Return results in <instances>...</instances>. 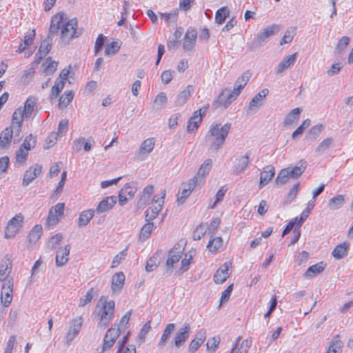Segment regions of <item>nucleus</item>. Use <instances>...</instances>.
I'll return each mask as SVG.
<instances>
[{
	"label": "nucleus",
	"instance_id": "1",
	"mask_svg": "<svg viewBox=\"0 0 353 353\" xmlns=\"http://www.w3.org/2000/svg\"><path fill=\"white\" fill-rule=\"evenodd\" d=\"M115 314V303L112 300L108 301L107 297L101 296L97 301L92 314L93 319H97V327L105 329L114 319Z\"/></svg>",
	"mask_w": 353,
	"mask_h": 353
},
{
	"label": "nucleus",
	"instance_id": "2",
	"mask_svg": "<svg viewBox=\"0 0 353 353\" xmlns=\"http://www.w3.org/2000/svg\"><path fill=\"white\" fill-rule=\"evenodd\" d=\"M231 123H227L223 126L220 124L213 123L210 128L209 134L213 139L210 143L209 150L212 152H217L224 144L225 139L231 128Z\"/></svg>",
	"mask_w": 353,
	"mask_h": 353
},
{
	"label": "nucleus",
	"instance_id": "3",
	"mask_svg": "<svg viewBox=\"0 0 353 353\" xmlns=\"http://www.w3.org/2000/svg\"><path fill=\"white\" fill-rule=\"evenodd\" d=\"M306 167V161L301 160L294 167H288L282 169L276 179V184L283 185L287 183L290 179L299 178L305 172Z\"/></svg>",
	"mask_w": 353,
	"mask_h": 353
},
{
	"label": "nucleus",
	"instance_id": "4",
	"mask_svg": "<svg viewBox=\"0 0 353 353\" xmlns=\"http://www.w3.org/2000/svg\"><path fill=\"white\" fill-rule=\"evenodd\" d=\"M23 216L19 213L12 218L8 223L5 230V237L10 239L15 236L22 227Z\"/></svg>",
	"mask_w": 353,
	"mask_h": 353
},
{
	"label": "nucleus",
	"instance_id": "5",
	"mask_svg": "<svg viewBox=\"0 0 353 353\" xmlns=\"http://www.w3.org/2000/svg\"><path fill=\"white\" fill-rule=\"evenodd\" d=\"M64 207L63 203H58L50 208L46 223L49 228H53L59 223L60 218L63 214Z\"/></svg>",
	"mask_w": 353,
	"mask_h": 353
},
{
	"label": "nucleus",
	"instance_id": "6",
	"mask_svg": "<svg viewBox=\"0 0 353 353\" xmlns=\"http://www.w3.org/2000/svg\"><path fill=\"white\" fill-rule=\"evenodd\" d=\"M137 192L136 183L134 182L126 183L119 192V203L125 205L128 199H132Z\"/></svg>",
	"mask_w": 353,
	"mask_h": 353
},
{
	"label": "nucleus",
	"instance_id": "7",
	"mask_svg": "<svg viewBox=\"0 0 353 353\" xmlns=\"http://www.w3.org/2000/svg\"><path fill=\"white\" fill-rule=\"evenodd\" d=\"M269 94V90L263 89L261 92L254 95L248 106V112L255 113L263 105V101Z\"/></svg>",
	"mask_w": 353,
	"mask_h": 353
},
{
	"label": "nucleus",
	"instance_id": "8",
	"mask_svg": "<svg viewBox=\"0 0 353 353\" xmlns=\"http://www.w3.org/2000/svg\"><path fill=\"white\" fill-rule=\"evenodd\" d=\"M154 138H148L143 141L139 150L135 153V157L138 161H143L153 150L154 147Z\"/></svg>",
	"mask_w": 353,
	"mask_h": 353
},
{
	"label": "nucleus",
	"instance_id": "9",
	"mask_svg": "<svg viewBox=\"0 0 353 353\" xmlns=\"http://www.w3.org/2000/svg\"><path fill=\"white\" fill-rule=\"evenodd\" d=\"M13 299V283L7 281L1 284V303L3 306L8 307L12 303Z\"/></svg>",
	"mask_w": 353,
	"mask_h": 353
},
{
	"label": "nucleus",
	"instance_id": "10",
	"mask_svg": "<svg viewBox=\"0 0 353 353\" xmlns=\"http://www.w3.org/2000/svg\"><path fill=\"white\" fill-rule=\"evenodd\" d=\"M83 324L81 316H77L72 320L70 324L69 330L65 336V340L69 345L72 340L79 334Z\"/></svg>",
	"mask_w": 353,
	"mask_h": 353
},
{
	"label": "nucleus",
	"instance_id": "11",
	"mask_svg": "<svg viewBox=\"0 0 353 353\" xmlns=\"http://www.w3.org/2000/svg\"><path fill=\"white\" fill-rule=\"evenodd\" d=\"M277 27L274 25L269 26L262 30L255 37L254 44L258 47L266 43L269 38L275 34Z\"/></svg>",
	"mask_w": 353,
	"mask_h": 353
},
{
	"label": "nucleus",
	"instance_id": "12",
	"mask_svg": "<svg viewBox=\"0 0 353 353\" xmlns=\"http://www.w3.org/2000/svg\"><path fill=\"white\" fill-rule=\"evenodd\" d=\"M120 334V328L111 327L105 333L103 338V351L110 350Z\"/></svg>",
	"mask_w": 353,
	"mask_h": 353
},
{
	"label": "nucleus",
	"instance_id": "13",
	"mask_svg": "<svg viewBox=\"0 0 353 353\" xmlns=\"http://www.w3.org/2000/svg\"><path fill=\"white\" fill-rule=\"evenodd\" d=\"M197 185L198 178H192L187 183L183 184L181 191L179 192L178 202L183 203Z\"/></svg>",
	"mask_w": 353,
	"mask_h": 353
},
{
	"label": "nucleus",
	"instance_id": "14",
	"mask_svg": "<svg viewBox=\"0 0 353 353\" xmlns=\"http://www.w3.org/2000/svg\"><path fill=\"white\" fill-rule=\"evenodd\" d=\"M190 333V327L188 323H184L183 326L177 331L174 339V344L176 347H180L188 339Z\"/></svg>",
	"mask_w": 353,
	"mask_h": 353
},
{
	"label": "nucleus",
	"instance_id": "15",
	"mask_svg": "<svg viewBox=\"0 0 353 353\" xmlns=\"http://www.w3.org/2000/svg\"><path fill=\"white\" fill-rule=\"evenodd\" d=\"M239 94L234 89L232 91H224L220 94L216 103L226 108Z\"/></svg>",
	"mask_w": 353,
	"mask_h": 353
},
{
	"label": "nucleus",
	"instance_id": "16",
	"mask_svg": "<svg viewBox=\"0 0 353 353\" xmlns=\"http://www.w3.org/2000/svg\"><path fill=\"white\" fill-rule=\"evenodd\" d=\"M251 152H248L244 155L236 158L233 170L236 174L243 173L250 163Z\"/></svg>",
	"mask_w": 353,
	"mask_h": 353
},
{
	"label": "nucleus",
	"instance_id": "17",
	"mask_svg": "<svg viewBox=\"0 0 353 353\" xmlns=\"http://www.w3.org/2000/svg\"><path fill=\"white\" fill-rule=\"evenodd\" d=\"M42 170V166L39 164H35L31 166L29 170H26L24 173L22 184L23 186L28 185L33 180L38 176Z\"/></svg>",
	"mask_w": 353,
	"mask_h": 353
},
{
	"label": "nucleus",
	"instance_id": "18",
	"mask_svg": "<svg viewBox=\"0 0 353 353\" xmlns=\"http://www.w3.org/2000/svg\"><path fill=\"white\" fill-rule=\"evenodd\" d=\"M183 255V250L173 248L168 253L166 261L167 272L170 274L174 265L179 261Z\"/></svg>",
	"mask_w": 353,
	"mask_h": 353
},
{
	"label": "nucleus",
	"instance_id": "19",
	"mask_svg": "<svg viewBox=\"0 0 353 353\" xmlns=\"http://www.w3.org/2000/svg\"><path fill=\"white\" fill-rule=\"evenodd\" d=\"M197 38V32L194 29L188 30L186 32L183 43V48L185 51L193 50L196 44Z\"/></svg>",
	"mask_w": 353,
	"mask_h": 353
},
{
	"label": "nucleus",
	"instance_id": "20",
	"mask_svg": "<svg viewBox=\"0 0 353 353\" xmlns=\"http://www.w3.org/2000/svg\"><path fill=\"white\" fill-rule=\"evenodd\" d=\"M12 269L11 262L10 259L7 258L0 265V282L2 283L10 281L13 283V279L10 276V274Z\"/></svg>",
	"mask_w": 353,
	"mask_h": 353
},
{
	"label": "nucleus",
	"instance_id": "21",
	"mask_svg": "<svg viewBox=\"0 0 353 353\" xmlns=\"http://www.w3.org/2000/svg\"><path fill=\"white\" fill-rule=\"evenodd\" d=\"M117 201V199L115 196H106L99 202L95 212L97 214H101L111 210L116 204Z\"/></svg>",
	"mask_w": 353,
	"mask_h": 353
},
{
	"label": "nucleus",
	"instance_id": "22",
	"mask_svg": "<svg viewBox=\"0 0 353 353\" xmlns=\"http://www.w3.org/2000/svg\"><path fill=\"white\" fill-rule=\"evenodd\" d=\"M61 37L67 39H71L77 37L79 35L78 32L77 23H61Z\"/></svg>",
	"mask_w": 353,
	"mask_h": 353
},
{
	"label": "nucleus",
	"instance_id": "23",
	"mask_svg": "<svg viewBox=\"0 0 353 353\" xmlns=\"http://www.w3.org/2000/svg\"><path fill=\"white\" fill-rule=\"evenodd\" d=\"M230 263H225L220 266L214 274L213 279L216 283H223L229 277Z\"/></svg>",
	"mask_w": 353,
	"mask_h": 353
},
{
	"label": "nucleus",
	"instance_id": "24",
	"mask_svg": "<svg viewBox=\"0 0 353 353\" xmlns=\"http://www.w3.org/2000/svg\"><path fill=\"white\" fill-rule=\"evenodd\" d=\"M212 168V159H206L203 163L201 165L197 175L193 178H198V185H202L205 183V176L208 174Z\"/></svg>",
	"mask_w": 353,
	"mask_h": 353
},
{
	"label": "nucleus",
	"instance_id": "25",
	"mask_svg": "<svg viewBox=\"0 0 353 353\" xmlns=\"http://www.w3.org/2000/svg\"><path fill=\"white\" fill-rule=\"evenodd\" d=\"M125 276L122 272L115 273L112 278L111 288L114 294L120 293L125 282Z\"/></svg>",
	"mask_w": 353,
	"mask_h": 353
},
{
	"label": "nucleus",
	"instance_id": "26",
	"mask_svg": "<svg viewBox=\"0 0 353 353\" xmlns=\"http://www.w3.org/2000/svg\"><path fill=\"white\" fill-rule=\"evenodd\" d=\"M252 345V341L245 339L241 341V337L239 336L231 350L230 353H248L249 348Z\"/></svg>",
	"mask_w": 353,
	"mask_h": 353
},
{
	"label": "nucleus",
	"instance_id": "27",
	"mask_svg": "<svg viewBox=\"0 0 353 353\" xmlns=\"http://www.w3.org/2000/svg\"><path fill=\"white\" fill-rule=\"evenodd\" d=\"M200 112L201 110L195 111L193 116L188 120L187 125L188 132H192L199 128L202 121V116Z\"/></svg>",
	"mask_w": 353,
	"mask_h": 353
},
{
	"label": "nucleus",
	"instance_id": "28",
	"mask_svg": "<svg viewBox=\"0 0 353 353\" xmlns=\"http://www.w3.org/2000/svg\"><path fill=\"white\" fill-rule=\"evenodd\" d=\"M297 53L295 52L287 57H285L277 66L276 68V73L281 74L285 70L290 68L292 66L296 60Z\"/></svg>",
	"mask_w": 353,
	"mask_h": 353
},
{
	"label": "nucleus",
	"instance_id": "29",
	"mask_svg": "<svg viewBox=\"0 0 353 353\" xmlns=\"http://www.w3.org/2000/svg\"><path fill=\"white\" fill-rule=\"evenodd\" d=\"M176 325L174 323H169L166 325L163 330L161 339L158 342L157 347L159 350H162L168 343L171 334L175 330Z\"/></svg>",
	"mask_w": 353,
	"mask_h": 353
},
{
	"label": "nucleus",
	"instance_id": "30",
	"mask_svg": "<svg viewBox=\"0 0 353 353\" xmlns=\"http://www.w3.org/2000/svg\"><path fill=\"white\" fill-rule=\"evenodd\" d=\"M52 45V38L48 36L42 41L39 48V52L35 54V57L38 59H41L43 57H46L50 51Z\"/></svg>",
	"mask_w": 353,
	"mask_h": 353
},
{
	"label": "nucleus",
	"instance_id": "31",
	"mask_svg": "<svg viewBox=\"0 0 353 353\" xmlns=\"http://www.w3.org/2000/svg\"><path fill=\"white\" fill-rule=\"evenodd\" d=\"M70 248L66 245L64 248H60L56 254V265L57 266H63L68 261V256L70 254Z\"/></svg>",
	"mask_w": 353,
	"mask_h": 353
},
{
	"label": "nucleus",
	"instance_id": "32",
	"mask_svg": "<svg viewBox=\"0 0 353 353\" xmlns=\"http://www.w3.org/2000/svg\"><path fill=\"white\" fill-rule=\"evenodd\" d=\"M274 168L272 165L265 167L260 175L259 188H262L265 185L268 184L274 176Z\"/></svg>",
	"mask_w": 353,
	"mask_h": 353
},
{
	"label": "nucleus",
	"instance_id": "33",
	"mask_svg": "<svg viewBox=\"0 0 353 353\" xmlns=\"http://www.w3.org/2000/svg\"><path fill=\"white\" fill-rule=\"evenodd\" d=\"M25 117V113L21 108H17L13 113L11 127L16 129V132L20 130L21 123Z\"/></svg>",
	"mask_w": 353,
	"mask_h": 353
},
{
	"label": "nucleus",
	"instance_id": "34",
	"mask_svg": "<svg viewBox=\"0 0 353 353\" xmlns=\"http://www.w3.org/2000/svg\"><path fill=\"white\" fill-rule=\"evenodd\" d=\"M250 77L251 73L249 70L244 72L236 81L234 89L240 94L247 85Z\"/></svg>",
	"mask_w": 353,
	"mask_h": 353
},
{
	"label": "nucleus",
	"instance_id": "35",
	"mask_svg": "<svg viewBox=\"0 0 353 353\" xmlns=\"http://www.w3.org/2000/svg\"><path fill=\"white\" fill-rule=\"evenodd\" d=\"M325 268V264L323 262H320L316 264L310 266L305 272L304 276L306 278H313L317 274L321 273Z\"/></svg>",
	"mask_w": 353,
	"mask_h": 353
},
{
	"label": "nucleus",
	"instance_id": "36",
	"mask_svg": "<svg viewBox=\"0 0 353 353\" xmlns=\"http://www.w3.org/2000/svg\"><path fill=\"white\" fill-rule=\"evenodd\" d=\"M349 249V243L344 242L336 245L332 251V256L336 259H341L347 255Z\"/></svg>",
	"mask_w": 353,
	"mask_h": 353
},
{
	"label": "nucleus",
	"instance_id": "37",
	"mask_svg": "<svg viewBox=\"0 0 353 353\" xmlns=\"http://www.w3.org/2000/svg\"><path fill=\"white\" fill-rule=\"evenodd\" d=\"M16 132V129L12 128H6L0 135V147L3 148L6 146L12 139V134Z\"/></svg>",
	"mask_w": 353,
	"mask_h": 353
},
{
	"label": "nucleus",
	"instance_id": "38",
	"mask_svg": "<svg viewBox=\"0 0 353 353\" xmlns=\"http://www.w3.org/2000/svg\"><path fill=\"white\" fill-rule=\"evenodd\" d=\"M95 210L92 209L84 210L81 212L78 219L79 227L87 225L94 215Z\"/></svg>",
	"mask_w": 353,
	"mask_h": 353
},
{
	"label": "nucleus",
	"instance_id": "39",
	"mask_svg": "<svg viewBox=\"0 0 353 353\" xmlns=\"http://www.w3.org/2000/svg\"><path fill=\"white\" fill-rule=\"evenodd\" d=\"M193 87L192 85H188L185 90L181 92L176 97V105H182L188 100L193 92Z\"/></svg>",
	"mask_w": 353,
	"mask_h": 353
},
{
	"label": "nucleus",
	"instance_id": "40",
	"mask_svg": "<svg viewBox=\"0 0 353 353\" xmlns=\"http://www.w3.org/2000/svg\"><path fill=\"white\" fill-rule=\"evenodd\" d=\"M154 228V224L153 222L148 221L145 224L143 225V226L141 228L139 239L140 241L143 242L146 239H148L151 233Z\"/></svg>",
	"mask_w": 353,
	"mask_h": 353
},
{
	"label": "nucleus",
	"instance_id": "41",
	"mask_svg": "<svg viewBox=\"0 0 353 353\" xmlns=\"http://www.w3.org/2000/svg\"><path fill=\"white\" fill-rule=\"evenodd\" d=\"M43 234V228L41 225H36L30 230L28 234V240L30 244H35Z\"/></svg>",
	"mask_w": 353,
	"mask_h": 353
},
{
	"label": "nucleus",
	"instance_id": "42",
	"mask_svg": "<svg viewBox=\"0 0 353 353\" xmlns=\"http://www.w3.org/2000/svg\"><path fill=\"white\" fill-rule=\"evenodd\" d=\"M207 248L211 252H217L223 250V239L217 236L210 239L207 245Z\"/></svg>",
	"mask_w": 353,
	"mask_h": 353
},
{
	"label": "nucleus",
	"instance_id": "43",
	"mask_svg": "<svg viewBox=\"0 0 353 353\" xmlns=\"http://www.w3.org/2000/svg\"><path fill=\"white\" fill-rule=\"evenodd\" d=\"M345 203L344 196L341 194L336 195L329 200L328 207L332 210H338Z\"/></svg>",
	"mask_w": 353,
	"mask_h": 353
},
{
	"label": "nucleus",
	"instance_id": "44",
	"mask_svg": "<svg viewBox=\"0 0 353 353\" xmlns=\"http://www.w3.org/2000/svg\"><path fill=\"white\" fill-rule=\"evenodd\" d=\"M301 112V110L299 108L293 109L288 114L285 116L284 119V124L285 125H290L298 121Z\"/></svg>",
	"mask_w": 353,
	"mask_h": 353
},
{
	"label": "nucleus",
	"instance_id": "45",
	"mask_svg": "<svg viewBox=\"0 0 353 353\" xmlns=\"http://www.w3.org/2000/svg\"><path fill=\"white\" fill-rule=\"evenodd\" d=\"M343 343L340 340V336L336 335L332 339L327 353H341L342 351Z\"/></svg>",
	"mask_w": 353,
	"mask_h": 353
},
{
	"label": "nucleus",
	"instance_id": "46",
	"mask_svg": "<svg viewBox=\"0 0 353 353\" xmlns=\"http://www.w3.org/2000/svg\"><path fill=\"white\" fill-rule=\"evenodd\" d=\"M74 97V94L72 91H66L64 94L61 96L59 102V108L60 109L65 108L72 101Z\"/></svg>",
	"mask_w": 353,
	"mask_h": 353
},
{
	"label": "nucleus",
	"instance_id": "47",
	"mask_svg": "<svg viewBox=\"0 0 353 353\" xmlns=\"http://www.w3.org/2000/svg\"><path fill=\"white\" fill-rule=\"evenodd\" d=\"M57 62L52 61L51 58L48 57L46 63L42 65V67L43 68V72L47 75H51L57 70Z\"/></svg>",
	"mask_w": 353,
	"mask_h": 353
},
{
	"label": "nucleus",
	"instance_id": "48",
	"mask_svg": "<svg viewBox=\"0 0 353 353\" xmlns=\"http://www.w3.org/2000/svg\"><path fill=\"white\" fill-rule=\"evenodd\" d=\"M208 224L203 223L198 225L193 232L194 240H200L208 232Z\"/></svg>",
	"mask_w": 353,
	"mask_h": 353
},
{
	"label": "nucleus",
	"instance_id": "49",
	"mask_svg": "<svg viewBox=\"0 0 353 353\" xmlns=\"http://www.w3.org/2000/svg\"><path fill=\"white\" fill-rule=\"evenodd\" d=\"M36 104V99L34 97H29L24 105L23 112L25 113V117L28 118L30 117L32 112L34 110V106Z\"/></svg>",
	"mask_w": 353,
	"mask_h": 353
},
{
	"label": "nucleus",
	"instance_id": "50",
	"mask_svg": "<svg viewBox=\"0 0 353 353\" xmlns=\"http://www.w3.org/2000/svg\"><path fill=\"white\" fill-rule=\"evenodd\" d=\"M192 262V254L190 253H186L184 258L181 261V267L179 270V274H183L188 271L190 268V265Z\"/></svg>",
	"mask_w": 353,
	"mask_h": 353
},
{
	"label": "nucleus",
	"instance_id": "51",
	"mask_svg": "<svg viewBox=\"0 0 353 353\" xmlns=\"http://www.w3.org/2000/svg\"><path fill=\"white\" fill-rule=\"evenodd\" d=\"M333 142V139L331 137L326 138L322 141L315 149V152L318 154H321L328 149Z\"/></svg>",
	"mask_w": 353,
	"mask_h": 353
},
{
	"label": "nucleus",
	"instance_id": "52",
	"mask_svg": "<svg viewBox=\"0 0 353 353\" xmlns=\"http://www.w3.org/2000/svg\"><path fill=\"white\" fill-rule=\"evenodd\" d=\"M50 22H77V18L68 19L66 13L64 12H59L54 14L51 19Z\"/></svg>",
	"mask_w": 353,
	"mask_h": 353
},
{
	"label": "nucleus",
	"instance_id": "53",
	"mask_svg": "<svg viewBox=\"0 0 353 353\" xmlns=\"http://www.w3.org/2000/svg\"><path fill=\"white\" fill-rule=\"evenodd\" d=\"M64 87V82L62 80L57 79L51 90L50 100L52 101L61 92Z\"/></svg>",
	"mask_w": 353,
	"mask_h": 353
},
{
	"label": "nucleus",
	"instance_id": "54",
	"mask_svg": "<svg viewBox=\"0 0 353 353\" xmlns=\"http://www.w3.org/2000/svg\"><path fill=\"white\" fill-rule=\"evenodd\" d=\"M153 192H154L153 185H147L143 190V194L139 201V204H145L146 202H148L149 199L150 198L151 195L152 194Z\"/></svg>",
	"mask_w": 353,
	"mask_h": 353
},
{
	"label": "nucleus",
	"instance_id": "55",
	"mask_svg": "<svg viewBox=\"0 0 353 353\" xmlns=\"http://www.w3.org/2000/svg\"><path fill=\"white\" fill-rule=\"evenodd\" d=\"M323 128V124H317L312 127L307 134L308 139L313 141L316 140Z\"/></svg>",
	"mask_w": 353,
	"mask_h": 353
},
{
	"label": "nucleus",
	"instance_id": "56",
	"mask_svg": "<svg viewBox=\"0 0 353 353\" xmlns=\"http://www.w3.org/2000/svg\"><path fill=\"white\" fill-rule=\"evenodd\" d=\"M120 49V45L118 41H112L109 43L105 49V55L112 57L117 54Z\"/></svg>",
	"mask_w": 353,
	"mask_h": 353
},
{
	"label": "nucleus",
	"instance_id": "57",
	"mask_svg": "<svg viewBox=\"0 0 353 353\" xmlns=\"http://www.w3.org/2000/svg\"><path fill=\"white\" fill-rule=\"evenodd\" d=\"M168 101V97L165 92H161L157 95L154 99V103L157 110L163 108Z\"/></svg>",
	"mask_w": 353,
	"mask_h": 353
},
{
	"label": "nucleus",
	"instance_id": "58",
	"mask_svg": "<svg viewBox=\"0 0 353 353\" xmlns=\"http://www.w3.org/2000/svg\"><path fill=\"white\" fill-rule=\"evenodd\" d=\"M230 10L226 6L222 7L219 9L215 14L216 22H224L226 18L229 16Z\"/></svg>",
	"mask_w": 353,
	"mask_h": 353
},
{
	"label": "nucleus",
	"instance_id": "59",
	"mask_svg": "<svg viewBox=\"0 0 353 353\" xmlns=\"http://www.w3.org/2000/svg\"><path fill=\"white\" fill-rule=\"evenodd\" d=\"M166 192L165 190H163L161 192V196H159L155 195L151 202L152 207H159L160 210H162L163 205L164 203V199L165 197Z\"/></svg>",
	"mask_w": 353,
	"mask_h": 353
},
{
	"label": "nucleus",
	"instance_id": "60",
	"mask_svg": "<svg viewBox=\"0 0 353 353\" xmlns=\"http://www.w3.org/2000/svg\"><path fill=\"white\" fill-rule=\"evenodd\" d=\"M220 341L219 336H214L209 339L206 344L208 350L214 353L216 350Z\"/></svg>",
	"mask_w": 353,
	"mask_h": 353
},
{
	"label": "nucleus",
	"instance_id": "61",
	"mask_svg": "<svg viewBox=\"0 0 353 353\" xmlns=\"http://www.w3.org/2000/svg\"><path fill=\"white\" fill-rule=\"evenodd\" d=\"M350 43V38L348 37H343L338 42V44L336 47V52L341 54V52H344L347 46Z\"/></svg>",
	"mask_w": 353,
	"mask_h": 353
},
{
	"label": "nucleus",
	"instance_id": "62",
	"mask_svg": "<svg viewBox=\"0 0 353 353\" xmlns=\"http://www.w3.org/2000/svg\"><path fill=\"white\" fill-rule=\"evenodd\" d=\"M161 210L159 207H152L150 206L145 211V220L147 221H150L154 219L160 212Z\"/></svg>",
	"mask_w": 353,
	"mask_h": 353
},
{
	"label": "nucleus",
	"instance_id": "63",
	"mask_svg": "<svg viewBox=\"0 0 353 353\" xmlns=\"http://www.w3.org/2000/svg\"><path fill=\"white\" fill-rule=\"evenodd\" d=\"M128 247H126L124 250L120 252L118 254H117L112 262V268H115L119 265L121 261L125 258L127 256Z\"/></svg>",
	"mask_w": 353,
	"mask_h": 353
},
{
	"label": "nucleus",
	"instance_id": "64",
	"mask_svg": "<svg viewBox=\"0 0 353 353\" xmlns=\"http://www.w3.org/2000/svg\"><path fill=\"white\" fill-rule=\"evenodd\" d=\"M296 34V28H291L290 30H288L285 32L284 36L281 40L280 44L283 45L285 43H290L292 39L294 36Z\"/></svg>",
	"mask_w": 353,
	"mask_h": 353
}]
</instances>
